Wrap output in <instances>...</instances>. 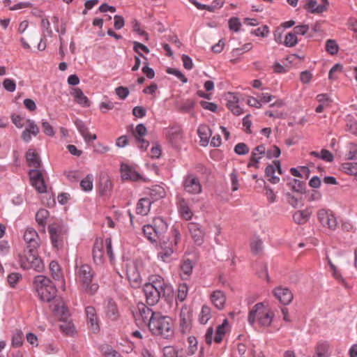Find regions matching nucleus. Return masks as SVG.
I'll use <instances>...</instances> for the list:
<instances>
[{"mask_svg":"<svg viewBox=\"0 0 357 357\" xmlns=\"http://www.w3.org/2000/svg\"><path fill=\"white\" fill-rule=\"evenodd\" d=\"M148 327L153 335L160 336L165 339H171L174 337L173 320L170 317L163 315L160 312L153 315Z\"/></svg>","mask_w":357,"mask_h":357,"instance_id":"1","label":"nucleus"},{"mask_svg":"<svg viewBox=\"0 0 357 357\" xmlns=\"http://www.w3.org/2000/svg\"><path fill=\"white\" fill-rule=\"evenodd\" d=\"M274 312L272 309L263 303L255 304L248 314V322L254 327H268L273 319Z\"/></svg>","mask_w":357,"mask_h":357,"instance_id":"2","label":"nucleus"},{"mask_svg":"<svg viewBox=\"0 0 357 357\" xmlns=\"http://www.w3.org/2000/svg\"><path fill=\"white\" fill-rule=\"evenodd\" d=\"M33 287L41 301L50 302L56 296V288L52 281L44 275H37L33 280Z\"/></svg>","mask_w":357,"mask_h":357,"instance_id":"3","label":"nucleus"},{"mask_svg":"<svg viewBox=\"0 0 357 357\" xmlns=\"http://www.w3.org/2000/svg\"><path fill=\"white\" fill-rule=\"evenodd\" d=\"M75 275L77 282L86 291L93 294L98 290V284L91 283L93 274L90 266L82 264L77 266Z\"/></svg>","mask_w":357,"mask_h":357,"instance_id":"4","label":"nucleus"},{"mask_svg":"<svg viewBox=\"0 0 357 357\" xmlns=\"http://www.w3.org/2000/svg\"><path fill=\"white\" fill-rule=\"evenodd\" d=\"M109 257L110 261L114 259L112 248V239L107 238L105 240L98 238L96 240L93 249V261L97 264H101L105 259V255Z\"/></svg>","mask_w":357,"mask_h":357,"instance_id":"5","label":"nucleus"},{"mask_svg":"<svg viewBox=\"0 0 357 357\" xmlns=\"http://www.w3.org/2000/svg\"><path fill=\"white\" fill-rule=\"evenodd\" d=\"M317 219L320 224L331 231H335L338 222L335 214L329 209H320L317 213Z\"/></svg>","mask_w":357,"mask_h":357,"instance_id":"6","label":"nucleus"},{"mask_svg":"<svg viewBox=\"0 0 357 357\" xmlns=\"http://www.w3.org/2000/svg\"><path fill=\"white\" fill-rule=\"evenodd\" d=\"M183 187L184 190L190 195H199L202 191L199 178L192 173H188L183 177Z\"/></svg>","mask_w":357,"mask_h":357,"instance_id":"7","label":"nucleus"},{"mask_svg":"<svg viewBox=\"0 0 357 357\" xmlns=\"http://www.w3.org/2000/svg\"><path fill=\"white\" fill-rule=\"evenodd\" d=\"M48 231L53 247L56 249L61 248L63 245L64 239L63 227L59 224L53 223L49 225Z\"/></svg>","mask_w":357,"mask_h":357,"instance_id":"8","label":"nucleus"},{"mask_svg":"<svg viewBox=\"0 0 357 357\" xmlns=\"http://www.w3.org/2000/svg\"><path fill=\"white\" fill-rule=\"evenodd\" d=\"M143 291L146 303L149 305H154L158 303L161 294L165 293V291L158 289L156 287H154V286L150 284H144Z\"/></svg>","mask_w":357,"mask_h":357,"instance_id":"9","label":"nucleus"},{"mask_svg":"<svg viewBox=\"0 0 357 357\" xmlns=\"http://www.w3.org/2000/svg\"><path fill=\"white\" fill-rule=\"evenodd\" d=\"M176 250L172 242L162 241L158 247V258L163 262H170L172 255Z\"/></svg>","mask_w":357,"mask_h":357,"instance_id":"10","label":"nucleus"},{"mask_svg":"<svg viewBox=\"0 0 357 357\" xmlns=\"http://www.w3.org/2000/svg\"><path fill=\"white\" fill-rule=\"evenodd\" d=\"M274 297L283 305H289L293 300L294 296L291 291L282 286H278L273 289Z\"/></svg>","mask_w":357,"mask_h":357,"instance_id":"11","label":"nucleus"},{"mask_svg":"<svg viewBox=\"0 0 357 357\" xmlns=\"http://www.w3.org/2000/svg\"><path fill=\"white\" fill-rule=\"evenodd\" d=\"M29 177L31 185L40 193L45 192L47 187L41 172L38 169H31Z\"/></svg>","mask_w":357,"mask_h":357,"instance_id":"12","label":"nucleus"},{"mask_svg":"<svg viewBox=\"0 0 357 357\" xmlns=\"http://www.w3.org/2000/svg\"><path fill=\"white\" fill-rule=\"evenodd\" d=\"M209 301L213 306L218 310H222L225 308L227 296L223 291L216 289L212 291L209 296Z\"/></svg>","mask_w":357,"mask_h":357,"instance_id":"13","label":"nucleus"},{"mask_svg":"<svg viewBox=\"0 0 357 357\" xmlns=\"http://www.w3.org/2000/svg\"><path fill=\"white\" fill-rule=\"evenodd\" d=\"M24 240L27 248L38 249L40 245V239L38 232L32 227H27L24 233Z\"/></svg>","mask_w":357,"mask_h":357,"instance_id":"14","label":"nucleus"},{"mask_svg":"<svg viewBox=\"0 0 357 357\" xmlns=\"http://www.w3.org/2000/svg\"><path fill=\"white\" fill-rule=\"evenodd\" d=\"M87 324L89 329L94 333L99 331V319L95 307L87 306L85 308Z\"/></svg>","mask_w":357,"mask_h":357,"instance_id":"15","label":"nucleus"},{"mask_svg":"<svg viewBox=\"0 0 357 357\" xmlns=\"http://www.w3.org/2000/svg\"><path fill=\"white\" fill-rule=\"evenodd\" d=\"M176 206L181 217L185 220H190L193 216V212L190 208L188 201L181 196L176 197Z\"/></svg>","mask_w":357,"mask_h":357,"instance_id":"16","label":"nucleus"},{"mask_svg":"<svg viewBox=\"0 0 357 357\" xmlns=\"http://www.w3.org/2000/svg\"><path fill=\"white\" fill-rule=\"evenodd\" d=\"M328 6V0H320L319 3L316 0H309L305 5V9L311 13L320 14L326 11Z\"/></svg>","mask_w":357,"mask_h":357,"instance_id":"17","label":"nucleus"},{"mask_svg":"<svg viewBox=\"0 0 357 357\" xmlns=\"http://www.w3.org/2000/svg\"><path fill=\"white\" fill-rule=\"evenodd\" d=\"M104 312L106 317L112 321H116L120 316L118 307L112 298H107L105 301Z\"/></svg>","mask_w":357,"mask_h":357,"instance_id":"18","label":"nucleus"},{"mask_svg":"<svg viewBox=\"0 0 357 357\" xmlns=\"http://www.w3.org/2000/svg\"><path fill=\"white\" fill-rule=\"evenodd\" d=\"M146 128L142 123L138 124L132 132V135L135 137L139 149L142 150H146L149 145V142L144 139V137L146 136Z\"/></svg>","mask_w":357,"mask_h":357,"instance_id":"19","label":"nucleus"},{"mask_svg":"<svg viewBox=\"0 0 357 357\" xmlns=\"http://www.w3.org/2000/svg\"><path fill=\"white\" fill-rule=\"evenodd\" d=\"M192 314L187 307H183L179 315V326L183 333L190 331L191 327Z\"/></svg>","mask_w":357,"mask_h":357,"instance_id":"20","label":"nucleus"},{"mask_svg":"<svg viewBox=\"0 0 357 357\" xmlns=\"http://www.w3.org/2000/svg\"><path fill=\"white\" fill-rule=\"evenodd\" d=\"M40 132L38 126L31 119L26 120V128L22 131L21 137L28 143L31 140V136L36 137Z\"/></svg>","mask_w":357,"mask_h":357,"instance_id":"21","label":"nucleus"},{"mask_svg":"<svg viewBox=\"0 0 357 357\" xmlns=\"http://www.w3.org/2000/svg\"><path fill=\"white\" fill-rule=\"evenodd\" d=\"M266 155V149L264 145L261 144L256 146L252 151L248 167L259 168V160Z\"/></svg>","mask_w":357,"mask_h":357,"instance_id":"22","label":"nucleus"},{"mask_svg":"<svg viewBox=\"0 0 357 357\" xmlns=\"http://www.w3.org/2000/svg\"><path fill=\"white\" fill-rule=\"evenodd\" d=\"M49 270L52 278L56 281L61 282L62 284L61 287L63 290H65L64 276L59 263L56 261H52L49 265Z\"/></svg>","mask_w":357,"mask_h":357,"instance_id":"23","label":"nucleus"},{"mask_svg":"<svg viewBox=\"0 0 357 357\" xmlns=\"http://www.w3.org/2000/svg\"><path fill=\"white\" fill-rule=\"evenodd\" d=\"M155 313V312H153L149 307L142 304L138 307V312H136L135 316L137 321L141 319L143 323L149 326L150 320L152 319Z\"/></svg>","mask_w":357,"mask_h":357,"instance_id":"24","label":"nucleus"},{"mask_svg":"<svg viewBox=\"0 0 357 357\" xmlns=\"http://www.w3.org/2000/svg\"><path fill=\"white\" fill-rule=\"evenodd\" d=\"M188 228L194 242L197 245H201L203 242L204 232L199 225L195 222H190Z\"/></svg>","mask_w":357,"mask_h":357,"instance_id":"25","label":"nucleus"},{"mask_svg":"<svg viewBox=\"0 0 357 357\" xmlns=\"http://www.w3.org/2000/svg\"><path fill=\"white\" fill-rule=\"evenodd\" d=\"M330 344L324 340L319 341L315 347L314 357H329L331 356Z\"/></svg>","mask_w":357,"mask_h":357,"instance_id":"26","label":"nucleus"},{"mask_svg":"<svg viewBox=\"0 0 357 357\" xmlns=\"http://www.w3.org/2000/svg\"><path fill=\"white\" fill-rule=\"evenodd\" d=\"M145 284H150L154 286L158 289L165 291L168 289L172 291V287L165 283L162 277L159 275H152L149 278V282Z\"/></svg>","mask_w":357,"mask_h":357,"instance_id":"27","label":"nucleus"},{"mask_svg":"<svg viewBox=\"0 0 357 357\" xmlns=\"http://www.w3.org/2000/svg\"><path fill=\"white\" fill-rule=\"evenodd\" d=\"M121 177L123 180L137 181L139 179V174L130 166L122 164L121 166Z\"/></svg>","mask_w":357,"mask_h":357,"instance_id":"28","label":"nucleus"},{"mask_svg":"<svg viewBox=\"0 0 357 357\" xmlns=\"http://www.w3.org/2000/svg\"><path fill=\"white\" fill-rule=\"evenodd\" d=\"M37 255V249L27 248V250H25L24 254L19 256V262L21 268L24 269V265L25 264H31Z\"/></svg>","mask_w":357,"mask_h":357,"instance_id":"29","label":"nucleus"},{"mask_svg":"<svg viewBox=\"0 0 357 357\" xmlns=\"http://www.w3.org/2000/svg\"><path fill=\"white\" fill-rule=\"evenodd\" d=\"M71 95L73 96L75 101L82 107H88L90 106L89 98L84 94L80 89H73L71 91Z\"/></svg>","mask_w":357,"mask_h":357,"instance_id":"30","label":"nucleus"},{"mask_svg":"<svg viewBox=\"0 0 357 357\" xmlns=\"http://www.w3.org/2000/svg\"><path fill=\"white\" fill-rule=\"evenodd\" d=\"M311 214L312 212L308 208L297 211L293 215L294 222L298 225H304L309 220Z\"/></svg>","mask_w":357,"mask_h":357,"instance_id":"31","label":"nucleus"},{"mask_svg":"<svg viewBox=\"0 0 357 357\" xmlns=\"http://www.w3.org/2000/svg\"><path fill=\"white\" fill-rule=\"evenodd\" d=\"M165 190L160 185H153L148 189L146 195L149 196L150 200L152 202L157 201L165 196Z\"/></svg>","mask_w":357,"mask_h":357,"instance_id":"32","label":"nucleus"},{"mask_svg":"<svg viewBox=\"0 0 357 357\" xmlns=\"http://www.w3.org/2000/svg\"><path fill=\"white\" fill-rule=\"evenodd\" d=\"M26 159L29 165L33 167V169H38L40 167V160L38 154L33 149H29L26 153Z\"/></svg>","mask_w":357,"mask_h":357,"instance_id":"33","label":"nucleus"},{"mask_svg":"<svg viewBox=\"0 0 357 357\" xmlns=\"http://www.w3.org/2000/svg\"><path fill=\"white\" fill-rule=\"evenodd\" d=\"M151 201L148 197L141 198L136 206V213L142 215H146L150 211Z\"/></svg>","mask_w":357,"mask_h":357,"instance_id":"34","label":"nucleus"},{"mask_svg":"<svg viewBox=\"0 0 357 357\" xmlns=\"http://www.w3.org/2000/svg\"><path fill=\"white\" fill-rule=\"evenodd\" d=\"M151 225L154 229L155 234H156L157 238H159L162 234H164L167 229V225L160 218H155Z\"/></svg>","mask_w":357,"mask_h":357,"instance_id":"35","label":"nucleus"},{"mask_svg":"<svg viewBox=\"0 0 357 357\" xmlns=\"http://www.w3.org/2000/svg\"><path fill=\"white\" fill-rule=\"evenodd\" d=\"M31 268L38 273H41L44 271L45 264L43 261L39 257L38 255L31 264H25L24 265V270H29Z\"/></svg>","mask_w":357,"mask_h":357,"instance_id":"36","label":"nucleus"},{"mask_svg":"<svg viewBox=\"0 0 357 357\" xmlns=\"http://www.w3.org/2000/svg\"><path fill=\"white\" fill-rule=\"evenodd\" d=\"M212 317V310L207 305H203L199 314V321L202 324H206Z\"/></svg>","mask_w":357,"mask_h":357,"instance_id":"37","label":"nucleus"},{"mask_svg":"<svg viewBox=\"0 0 357 357\" xmlns=\"http://www.w3.org/2000/svg\"><path fill=\"white\" fill-rule=\"evenodd\" d=\"M49 212L46 209H40L36 214V220L38 225L42 227L43 231L45 232V228L47 223Z\"/></svg>","mask_w":357,"mask_h":357,"instance_id":"38","label":"nucleus"},{"mask_svg":"<svg viewBox=\"0 0 357 357\" xmlns=\"http://www.w3.org/2000/svg\"><path fill=\"white\" fill-rule=\"evenodd\" d=\"M227 328L228 321L225 319H224L222 324L217 327L216 333L214 337V341L216 343H220L222 342L223 336L226 333Z\"/></svg>","mask_w":357,"mask_h":357,"instance_id":"39","label":"nucleus"},{"mask_svg":"<svg viewBox=\"0 0 357 357\" xmlns=\"http://www.w3.org/2000/svg\"><path fill=\"white\" fill-rule=\"evenodd\" d=\"M197 132L203 143L208 142V139L212 134L208 126L205 124L200 125L198 128Z\"/></svg>","mask_w":357,"mask_h":357,"instance_id":"40","label":"nucleus"},{"mask_svg":"<svg viewBox=\"0 0 357 357\" xmlns=\"http://www.w3.org/2000/svg\"><path fill=\"white\" fill-rule=\"evenodd\" d=\"M192 264L190 260H185L181 265L180 275L183 280H186L192 271Z\"/></svg>","mask_w":357,"mask_h":357,"instance_id":"41","label":"nucleus"},{"mask_svg":"<svg viewBox=\"0 0 357 357\" xmlns=\"http://www.w3.org/2000/svg\"><path fill=\"white\" fill-rule=\"evenodd\" d=\"M126 275L130 281L137 282L140 279V275L134 264H129L126 268Z\"/></svg>","mask_w":357,"mask_h":357,"instance_id":"42","label":"nucleus"},{"mask_svg":"<svg viewBox=\"0 0 357 357\" xmlns=\"http://www.w3.org/2000/svg\"><path fill=\"white\" fill-rule=\"evenodd\" d=\"M237 98L234 96L227 102V108L235 115L238 116L243 114V109L237 104Z\"/></svg>","mask_w":357,"mask_h":357,"instance_id":"43","label":"nucleus"},{"mask_svg":"<svg viewBox=\"0 0 357 357\" xmlns=\"http://www.w3.org/2000/svg\"><path fill=\"white\" fill-rule=\"evenodd\" d=\"M59 328L61 332L67 335H73L75 331L74 325L70 321H61Z\"/></svg>","mask_w":357,"mask_h":357,"instance_id":"44","label":"nucleus"},{"mask_svg":"<svg viewBox=\"0 0 357 357\" xmlns=\"http://www.w3.org/2000/svg\"><path fill=\"white\" fill-rule=\"evenodd\" d=\"M266 175L268 177V181L273 184H277L280 181V178L275 176V167L273 165H268L265 170Z\"/></svg>","mask_w":357,"mask_h":357,"instance_id":"45","label":"nucleus"},{"mask_svg":"<svg viewBox=\"0 0 357 357\" xmlns=\"http://www.w3.org/2000/svg\"><path fill=\"white\" fill-rule=\"evenodd\" d=\"M93 175L89 174L81 181L80 186L84 191L89 192L93 189Z\"/></svg>","mask_w":357,"mask_h":357,"instance_id":"46","label":"nucleus"},{"mask_svg":"<svg viewBox=\"0 0 357 357\" xmlns=\"http://www.w3.org/2000/svg\"><path fill=\"white\" fill-rule=\"evenodd\" d=\"M291 189L295 192L303 193L304 192V184L302 181L292 178L287 183Z\"/></svg>","mask_w":357,"mask_h":357,"instance_id":"47","label":"nucleus"},{"mask_svg":"<svg viewBox=\"0 0 357 357\" xmlns=\"http://www.w3.org/2000/svg\"><path fill=\"white\" fill-rule=\"evenodd\" d=\"M151 342V339H146L144 340V342H142V348L141 350L142 357H155L154 354L150 350Z\"/></svg>","mask_w":357,"mask_h":357,"instance_id":"48","label":"nucleus"},{"mask_svg":"<svg viewBox=\"0 0 357 357\" xmlns=\"http://www.w3.org/2000/svg\"><path fill=\"white\" fill-rule=\"evenodd\" d=\"M143 232H144L145 236L150 241H156V240H157L156 234H155L154 229L151 225H144L143 227Z\"/></svg>","mask_w":357,"mask_h":357,"instance_id":"49","label":"nucleus"},{"mask_svg":"<svg viewBox=\"0 0 357 357\" xmlns=\"http://www.w3.org/2000/svg\"><path fill=\"white\" fill-rule=\"evenodd\" d=\"M284 43L287 47H294L298 43V38L296 33L293 31L288 33L285 36Z\"/></svg>","mask_w":357,"mask_h":357,"instance_id":"50","label":"nucleus"},{"mask_svg":"<svg viewBox=\"0 0 357 357\" xmlns=\"http://www.w3.org/2000/svg\"><path fill=\"white\" fill-rule=\"evenodd\" d=\"M328 264L332 271V275L333 278L337 280L339 282L342 284H344L345 281L342 276L340 271L337 269V268L332 263L331 259H328Z\"/></svg>","mask_w":357,"mask_h":357,"instance_id":"51","label":"nucleus"},{"mask_svg":"<svg viewBox=\"0 0 357 357\" xmlns=\"http://www.w3.org/2000/svg\"><path fill=\"white\" fill-rule=\"evenodd\" d=\"M41 26L43 29V36H50L51 37L53 34L52 30L50 27V23L49 20L46 18H43L41 20Z\"/></svg>","mask_w":357,"mask_h":357,"instance_id":"52","label":"nucleus"},{"mask_svg":"<svg viewBox=\"0 0 357 357\" xmlns=\"http://www.w3.org/2000/svg\"><path fill=\"white\" fill-rule=\"evenodd\" d=\"M188 287L186 284H180L178 287L177 299L181 302L183 301L188 295Z\"/></svg>","mask_w":357,"mask_h":357,"instance_id":"53","label":"nucleus"},{"mask_svg":"<svg viewBox=\"0 0 357 357\" xmlns=\"http://www.w3.org/2000/svg\"><path fill=\"white\" fill-rule=\"evenodd\" d=\"M188 342L189 343V347L186 353L188 356H192L195 354L197 349V341L195 337L190 336L188 337Z\"/></svg>","mask_w":357,"mask_h":357,"instance_id":"54","label":"nucleus"},{"mask_svg":"<svg viewBox=\"0 0 357 357\" xmlns=\"http://www.w3.org/2000/svg\"><path fill=\"white\" fill-rule=\"evenodd\" d=\"M262 248H263V243H262L261 240L257 238V239L252 241V242L250 243V249H251V252L253 254H255V255L259 254L262 251Z\"/></svg>","mask_w":357,"mask_h":357,"instance_id":"55","label":"nucleus"},{"mask_svg":"<svg viewBox=\"0 0 357 357\" xmlns=\"http://www.w3.org/2000/svg\"><path fill=\"white\" fill-rule=\"evenodd\" d=\"M326 50L331 55H334L338 52V45L333 40H328L326 43Z\"/></svg>","mask_w":357,"mask_h":357,"instance_id":"56","label":"nucleus"},{"mask_svg":"<svg viewBox=\"0 0 357 357\" xmlns=\"http://www.w3.org/2000/svg\"><path fill=\"white\" fill-rule=\"evenodd\" d=\"M23 343V336L21 331H16L12 337V346L14 347H20Z\"/></svg>","mask_w":357,"mask_h":357,"instance_id":"57","label":"nucleus"},{"mask_svg":"<svg viewBox=\"0 0 357 357\" xmlns=\"http://www.w3.org/2000/svg\"><path fill=\"white\" fill-rule=\"evenodd\" d=\"M181 239V235L179 230L173 227L172 229V240L169 242H172L173 246L176 249L178 243H180Z\"/></svg>","mask_w":357,"mask_h":357,"instance_id":"58","label":"nucleus"},{"mask_svg":"<svg viewBox=\"0 0 357 357\" xmlns=\"http://www.w3.org/2000/svg\"><path fill=\"white\" fill-rule=\"evenodd\" d=\"M11 120L13 123L18 128H22L25 126L26 120L22 116L19 114H13L11 116Z\"/></svg>","mask_w":357,"mask_h":357,"instance_id":"59","label":"nucleus"},{"mask_svg":"<svg viewBox=\"0 0 357 357\" xmlns=\"http://www.w3.org/2000/svg\"><path fill=\"white\" fill-rule=\"evenodd\" d=\"M316 99L321 105H324L326 107H329L331 102V98L326 93L318 94Z\"/></svg>","mask_w":357,"mask_h":357,"instance_id":"60","label":"nucleus"},{"mask_svg":"<svg viewBox=\"0 0 357 357\" xmlns=\"http://www.w3.org/2000/svg\"><path fill=\"white\" fill-rule=\"evenodd\" d=\"M3 86L6 91L13 92L16 89V84L13 79L6 78L3 82Z\"/></svg>","mask_w":357,"mask_h":357,"instance_id":"61","label":"nucleus"},{"mask_svg":"<svg viewBox=\"0 0 357 357\" xmlns=\"http://www.w3.org/2000/svg\"><path fill=\"white\" fill-rule=\"evenodd\" d=\"M167 73L170 75H173L176 76L178 79H179L183 83H186L188 82L187 78L184 76V75L177 69L175 68H167Z\"/></svg>","mask_w":357,"mask_h":357,"instance_id":"62","label":"nucleus"},{"mask_svg":"<svg viewBox=\"0 0 357 357\" xmlns=\"http://www.w3.org/2000/svg\"><path fill=\"white\" fill-rule=\"evenodd\" d=\"M234 152L238 155H245L249 152V148L245 143H238L234 146Z\"/></svg>","mask_w":357,"mask_h":357,"instance_id":"63","label":"nucleus"},{"mask_svg":"<svg viewBox=\"0 0 357 357\" xmlns=\"http://www.w3.org/2000/svg\"><path fill=\"white\" fill-rule=\"evenodd\" d=\"M164 357H178L177 351L174 347L167 346L163 349Z\"/></svg>","mask_w":357,"mask_h":357,"instance_id":"64","label":"nucleus"}]
</instances>
